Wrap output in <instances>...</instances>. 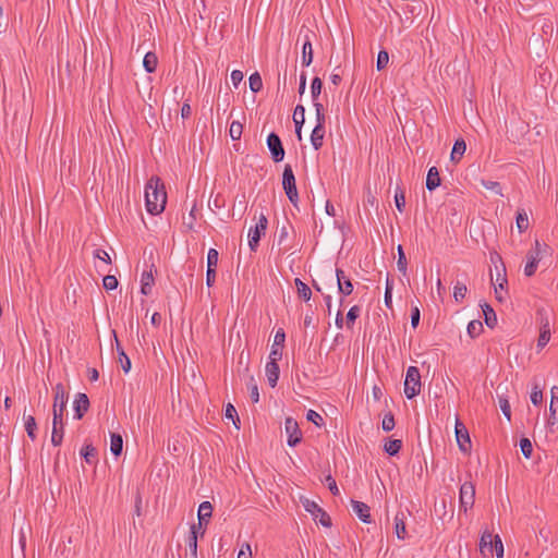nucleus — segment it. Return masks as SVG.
<instances>
[{
    "mask_svg": "<svg viewBox=\"0 0 558 558\" xmlns=\"http://www.w3.org/2000/svg\"><path fill=\"white\" fill-rule=\"evenodd\" d=\"M397 250H398V260H397L398 270L400 272H402L403 275H405L407 269H408V262H407L405 254H404L401 245H398Z\"/></svg>",
    "mask_w": 558,
    "mask_h": 558,
    "instance_id": "obj_38",
    "label": "nucleus"
},
{
    "mask_svg": "<svg viewBox=\"0 0 558 558\" xmlns=\"http://www.w3.org/2000/svg\"><path fill=\"white\" fill-rule=\"evenodd\" d=\"M389 62V54L386 50H380L377 54L376 68L378 71L384 70Z\"/></svg>",
    "mask_w": 558,
    "mask_h": 558,
    "instance_id": "obj_47",
    "label": "nucleus"
},
{
    "mask_svg": "<svg viewBox=\"0 0 558 558\" xmlns=\"http://www.w3.org/2000/svg\"><path fill=\"white\" fill-rule=\"evenodd\" d=\"M549 417H548V424L555 425L558 423V396L554 397L550 405H549Z\"/></svg>",
    "mask_w": 558,
    "mask_h": 558,
    "instance_id": "obj_35",
    "label": "nucleus"
},
{
    "mask_svg": "<svg viewBox=\"0 0 558 558\" xmlns=\"http://www.w3.org/2000/svg\"><path fill=\"white\" fill-rule=\"evenodd\" d=\"M284 430L288 435V445L295 447L302 440V433L298 422L293 417H287L284 421Z\"/></svg>",
    "mask_w": 558,
    "mask_h": 558,
    "instance_id": "obj_10",
    "label": "nucleus"
},
{
    "mask_svg": "<svg viewBox=\"0 0 558 558\" xmlns=\"http://www.w3.org/2000/svg\"><path fill=\"white\" fill-rule=\"evenodd\" d=\"M265 371L269 386L272 388L276 387L280 373L278 361L269 360V362L266 364Z\"/></svg>",
    "mask_w": 558,
    "mask_h": 558,
    "instance_id": "obj_18",
    "label": "nucleus"
},
{
    "mask_svg": "<svg viewBox=\"0 0 558 558\" xmlns=\"http://www.w3.org/2000/svg\"><path fill=\"white\" fill-rule=\"evenodd\" d=\"M146 209L151 215H159L163 211L167 203L165 185L159 177H151L145 186Z\"/></svg>",
    "mask_w": 558,
    "mask_h": 558,
    "instance_id": "obj_2",
    "label": "nucleus"
},
{
    "mask_svg": "<svg viewBox=\"0 0 558 558\" xmlns=\"http://www.w3.org/2000/svg\"><path fill=\"white\" fill-rule=\"evenodd\" d=\"M302 52H303L302 63H303V65L308 66L313 61V48H312V41H311V38L308 37V35H305V40L303 43Z\"/></svg>",
    "mask_w": 558,
    "mask_h": 558,
    "instance_id": "obj_24",
    "label": "nucleus"
},
{
    "mask_svg": "<svg viewBox=\"0 0 558 558\" xmlns=\"http://www.w3.org/2000/svg\"><path fill=\"white\" fill-rule=\"evenodd\" d=\"M306 418H307V421L314 423L316 426H320L323 423L322 415L314 410L307 411Z\"/></svg>",
    "mask_w": 558,
    "mask_h": 558,
    "instance_id": "obj_54",
    "label": "nucleus"
},
{
    "mask_svg": "<svg viewBox=\"0 0 558 558\" xmlns=\"http://www.w3.org/2000/svg\"><path fill=\"white\" fill-rule=\"evenodd\" d=\"M456 438L461 451L468 452L471 448L470 435L466 427L458 417L456 418Z\"/></svg>",
    "mask_w": 558,
    "mask_h": 558,
    "instance_id": "obj_12",
    "label": "nucleus"
},
{
    "mask_svg": "<svg viewBox=\"0 0 558 558\" xmlns=\"http://www.w3.org/2000/svg\"><path fill=\"white\" fill-rule=\"evenodd\" d=\"M243 76V72L240 70H234L231 72V81L234 87H238V85L242 82Z\"/></svg>",
    "mask_w": 558,
    "mask_h": 558,
    "instance_id": "obj_62",
    "label": "nucleus"
},
{
    "mask_svg": "<svg viewBox=\"0 0 558 558\" xmlns=\"http://www.w3.org/2000/svg\"><path fill=\"white\" fill-rule=\"evenodd\" d=\"M123 449V439L122 436L119 434H111V441H110V450L111 452L118 457L121 454Z\"/></svg>",
    "mask_w": 558,
    "mask_h": 558,
    "instance_id": "obj_32",
    "label": "nucleus"
},
{
    "mask_svg": "<svg viewBox=\"0 0 558 558\" xmlns=\"http://www.w3.org/2000/svg\"><path fill=\"white\" fill-rule=\"evenodd\" d=\"M102 283L106 290H114L118 287V280L116 276L112 275L105 276Z\"/></svg>",
    "mask_w": 558,
    "mask_h": 558,
    "instance_id": "obj_53",
    "label": "nucleus"
},
{
    "mask_svg": "<svg viewBox=\"0 0 558 558\" xmlns=\"http://www.w3.org/2000/svg\"><path fill=\"white\" fill-rule=\"evenodd\" d=\"M439 185H440V177H439L438 169L436 167H432V168H429L427 177H426V189L428 191H434Z\"/></svg>",
    "mask_w": 558,
    "mask_h": 558,
    "instance_id": "obj_23",
    "label": "nucleus"
},
{
    "mask_svg": "<svg viewBox=\"0 0 558 558\" xmlns=\"http://www.w3.org/2000/svg\"><path fill=\"white\" fill-rule=\"evenodd\" d=\"M219 253L215 248H209L207 253V268L216 269L218 264Z\"/></svg>",
    "mask_w": 558,
    "mask_h": 558,
    "instance_id": "obj_49",
    "label": "nucleus"
},
{
    "mask_svg": "<svg viewBox=\"0 0 558 558\" xmlns=\"http://www.w3.org/2000/svg\"><path fill=\"white\" fill-rule=\"evenodd\" d=\"M54 399L52 407V432L51 442L53 446H60L63 439V413L66 408L68 393L64 386L59 383L54 386Z\"/></svg>",
    "mask_w": 558,
    "mask_h": 558,
    "instance_id": "obj_1",
    "label": "nucleus"
},
{
    "mask_svg": "<svg viewBox=\"0 0 558 558\" xmlns=\"http://www.w3.org/2000/svg\"><path fill=\"white\" fill-rule=\"evenodd\" d=\"M248 83H250V88L253 93H257L263 88V81H262L259 73H257V72L253 73L250 76Z\"/></svg>",
    "mask_w": 558,
    "mask_h": 558,
    "instance_id": "obj_39",
    "label": "nucleus"
},
{
    "mask_svg": "<svg viewBox=\"0 0 558 558\" xmlns=\"http://www.w3.org/2000/svg\"><path fill=\"white\" fill-rule=\"evenodd\" d=\"M23 421H24V427L27 433V436L32 439H36V429H37V423L35 417L32 414H26V410H24L23 413Z\"/></svg>",
    "mask_w": 558,
    "mask_h": 558,
    "instance_id": "obj_21",
    "label": "nucleus"
},
{
    "mask_svg": "<svg viewBox=\"0 0 558 558\" xmlns=\"http://www.w3.org/2000/svg\"><path fill=\"white\" fill-rule=\"evenodd\" d=\"M293 121L295 124V134L299 140L302 138L301 130L305 121V109L302 105H298L294 109Z\"/></svg>",
    "mask_w": 558,
    "mask_h": 558,
    "instance_id": "obj_20",
    "label": "nucleus"
},
{
    "mask_svg": "<svg viewBox=\"0 0 558 558\" xmlns=\"http://www.w3.org/2000/svg\"><path fill=\"white\" fill-rule=\"evenodd\" d=\"M517 228H518L519 232H523L529 228V218L524 211L518 213Z\"/></svg>",
    "mask_w": 558,
    "mask_h": 558,
    "instance_id": "obj_48",
    "label": "nucleus"
},
{
    "mask_svg": "<svg viewBox=\"0 0 558 558\" xmlns=\"http://www.w3.org/2000/svg\"><path fill=\"white\" fill-rule=\"evenodd\" d=\"M158 64V58L154 52H147L143 59V65L148 73L156 71Z\"/></svg>",
    "mask_w": 558,
    "mask_h": 558,
    "instance_id": "obj_31",
    "label": "nucleus"
},
{
    "mask_svg": "<svg viewBox=\"0 0 558 558\" xmlns=\"http://www.w3.org/2000/svg\"><path fill=\"white\" fill-rule=\"evenodd\" d=\"M301 502L304 509L312 514L314 520H318L325 527L331 526V518L316 501L302 497Z\"/></svg>",
    "mask_w": 558,
    "mask_h": 558,
    "instance_id": "obj_7",
    "label": "nucleus"
},
{
    "mask_svg": "<svg viewBox=\"0 0 558 558\" xmlns=\"http://www.w3.org/2000/svg\"><path fill=\"white\" fill-rule=\"evenodd\" d=\"M468 335L471 337V338H476L478 337L482 331H483V324L480 322V320H471L468 325Z\"/></svg>",
    "mask_w": 558,
    "mask_h": 558,
    "instance_id": "obj_36",
    "label": "nucleus"
},
{
    "mask_svg": "<svg viewBox=\"0 0 558 558\" xmlns=\"http://www.w3.org/2000/svg\"><path fill=\"white\" fill-rule=\"evenodd\" d=\"M267 218L264 215H260L258 222L254 228L248 230V245L252 251H256L258 246V242L260 240L262 234L265 233L267 229Z\"/></svg>",
    "mask_w": 558,
    "mask_h": 558,
    "instance_id": "obj_9",
    "label": "nucleus"
},
{
    "mask_svg": "<svg viewBox=\"0 0 558 558\" xmlns=\"http://www.w3.org/2000/svg\"><path fill=\"white\" fill-rule=\"evenodd\" d=\"M316 111V125L311 134V143L313 147L318 150L323 146V141L325 136V108L320 102L314 104Z\"/></svg>",
    "mask_w": 558,
    "mask_h": 558,
    "instance_id": "obj_3",
    "label": "nucleus"
},
{
    "mask_svg": "<svg viewBox=\"0 0 558 558\" xmlns=\"http://www.w3.org/2000/svg\"><path fill=\"white\" fill-rule=\"evenodd\" d=\"M216 280V269L207 268L206 272V283L208 287H211Z\"/></svg>",
    "mask_w": 558,
    "mask_h": 558,
    "instance_id": "obj_64",
    "label": "nucleus"
},
{
    "mask_svg": "<svg viewBox=\"0 0 558 558\" xmlns=\"http://www.w3.org/2000/svg\"><path fill=\"white\" fill-rule=\"evenodd\" d=\"M81 456L85 459L87 463L92 464L96 462L97 450L93 445L88 444L82 448Z\"/></svg>",
    "mask_w": 558,
    "mask_h": 558,
    "instance_id": "obj_33",
    "label": "nucleus"
},
{
    "mask_svg": "<svg viewBox=\"0 0 558 558\" xmlns=\"http://www.w3.org/2000/svg\"><path fill=\"white\" fill-rule=\"evenodd\" d=\"M495 543V535L492 532L485 530L482 533L480 539V551L484 558H489L493 556V548Z\"/></svg>",
    "mask_w": 558,
    "mask_h": 558,
    "instance_id": "obj_14",
    "label": "nucleus"
},
{
    "mask_svg": "<svg viewBox=\"0 0 558 558\" xmlns=\"http://www.w3.org/2000/svg\"><path fill=\"white\" fill-rule=\"evenodd\" d=\"M405 513L403 511L397 512L395 517V533L399 539H405L408 532L405 529Z\"/></svg>",
    "mask_w": 558,
    "mask_h": 558,
    "instance_id": "obj_19",
    "label": "nucleus"
},
{
    "mask_svg": "<svg viewBox=\"0 0 558 558\" xmlns=\"http://www.w3.org/2000/svg\"><path fill=\"white\" fill-rule=\"evenodd\" d=\"M326 483H327L328 488L332 495L336 496L339 494V488L337 486V483L331 475L326 476Z\"/></svg>",
    "mask_w": 558,
    "mask_h": 558,
    "instance_id": "obj_60",
    "label": "nucleus"
},
{
    "mask_svg": "<svg viewBox=\"0 0 558 558\" xmlns=\"http://www.w3.org/2000/svg\"><path fill=\"white\" fill-rule=\"evenodd\" d=\"M395 417L391 413H388L384 416L381 422V427L385 432H390L395 427Z\"/></svg>",
    "mask_w": 558,
    "mask_h": 558,
    "instance_id": "obj_52",
    "label": "nucleus"
},
{
    "mask_svg": "<svg viewBox=\"0 0 558 558\" xmlns=\"http://www.w3.org/2000/svg\"><path fill=\"white\" fill-rule=\"evenodd\" d=\"M499 407L508 421H511V408L507 398L499 397Z\"/></svg>",
    "mask_w": 558,
    "mask_h": 558,
    "instance_id": "obj_51",
    "label": "nucleus"
},
{
    "mask_svg": "<svg viewBox=\"0 0 558 558\" xmlns=\"http://www.w3.org/2000/svg\"><path fill=\"white\" fill-rule=\"evenodd\" d=\"M360 307L357 305L352 306L347 313V327L352 328L355 319L360 316Z\"/></svg>",
    "mask_w": 558,
    "mask_h": 558,
    "instance_id": "obj_45",
    "label": "nucleus"
},
{
    "mask_svg": "<svg viewBox=\"0 0 558 558\" xmlns=\"http://www.w3.org/2000/svg\"><path fill=\"white\" fill-rule=\"evenodd\" d=\"M421 391V374L416 366H410L407 369L404 380V393L408 399H412Z\"/></svg>",
    "mask_w": 558,
    "mask_h": 558,
    "instance_id": "obj_5",
    "label": "nucleus"
},
{
    "mask_svg": "<svg viewBox=\"0 0 558 558\" xmlns=\"http://www.w3.org/2000/svg\"><path fill=\"white\" fill-rule=\"evenodd\" d=\"M252 557V549L251 545L248 543H245L242 545L238 558H251Z\"/></svg>",
    "mask_w": 558,
    "mask_h": 558,
    "instance_id": "obj_61",
    "label": "nucleus"
},
{
    "mask_svg": "<svg viewBox=\"0 0 558 558\" xmlns=\"http://www.w3.org/2000/svg\"><path fill=\"white\" fill-rule=\"evenodd\" d=\"M495 550L497 558H504V544L499 535H495L493 551Z\"/></svg>",
    "mask_w": 558,
    "mask_h": 558,
    "instance_id": "obj_56",
    "label": "nucleus"
},
{
    "mask_svg": "<svg viewBox=\"0 0 558 558\" xmlns=\"http://www.w3.org/2000/svg\"><path fill=\"white\" fill-rule=\"evenodd\" d=\"M402 447V441L399 439L389 440L385 444V451L390 454L395 456L397 454Z\"/></svg>",
    "mask_w": 558,
    "mask_h": 558,
    "instance_id": "obj_41",
    "label": "nucleus"
},
{
    "mask_svg": "<svg viewBox=\"0 0 558 558\" xmlns=\"http://www.w3.org/2000/svg\"><path fill=\"white\" fill-rule=\"evenodd\" d=\"M520 448H521L523 456L526 459L531 458L532 451H533V446L529 438H521Z\"/></svg>",
    "mask_w": 558,
    "mask_h": 558,
    "instance_id": "obj_50",
    "label": "nucleus"
},
{
    "mask_svg": "<svg viewBox=\"0 0 558 558\" xmlns=\"http://www.w3.org/2000/svg\"><path fill=\"white\" fill-rule=\"evenodd\" d=\"M395 203L396 207L400 213H403L405 207V195L404 191L401 187H397L396 194H395Z\"/></svg>",
    "mask_w": 558,
    "mask_h": 558,
    "instance_id": "obj_43",
    "label": "nucleus"
},
{
    "mask_svg": "<svg viewBox=\"0 0 558 558\" xmlns=\"http://www.w3.org/2000/svg\"><path fill=\"white\" fill-rule=\"evenodd\" d=\"M294 283L296 287L299 298L304 300L305 302H308L312 296V291H311L310 287L305 282H303L300 278H295Z\"/></svg>",
    "mask_w": 558,
    "mask_h": 558,
    "instance_id": "obj_26",
    "label": "nucleus"
},
{
    "mask_svg": "<svg viewBox=\"0 0 558 558\" xmlns=\"http://www.w3.org/2000/svg\"><path fill=\"white\" fill-rule=\"evenodd\" d=\"M286 340V333L283 329H278L275 337H274V343L271 345V351L269 354V360L272 361H280L282 357V347L284 344Z\"/></svg>",
    "mask_w": 558,
    "mask_h": 558,
    "instance_id": "obj_13",
    "label": "nucleus"
},
{
    "mask_svg": "<svg viewBox=\"0 0 558 558\" xmlns=\"http://www.w3.org/2000/svg\"><path fill=\"white\" fill-rule=\"evenodd\" d=\"M502 271L504 274H500V272H497V276H496V286L500 289V290H504L505 286L507 284V277H506V268L505 266L502 265Z\"/></svg>",
    "mask_w": 558,
    "mask_h": 558,
    "instance_id": "obj_58",
    "label": "nucleus"
},
{
    "mask_svg": "<svg viewBox=\"0 0 558 558\" xmlns=\"http://www.w3.org/2000/svg\"><path fill=\"white\" fill-rule=\"evenodd\" d=\"M468 288L464 283L457 282L453 289V298L457 302H461L466 294Z\"/></svg>",
    "mask_w": 558,
    "mask_h": 558,
    "instance_id": "obj_44",
    "label": "nucleus"
},
{
    "mask_svg": "<svg viewBox=\"0 0 558 558\" xmlns=\"http://www.w3.org/2000/svg\"><path fill=\"white\" fill-rule=\"evenodd\" d=\"M482 310H483V314H484L485 324L489 328H494L497 324V316H496L495 311L488 304H484L482 306Z\"/></svg>",
    "mask_w": 558,
    "mask_h": 558,
    "instance_id": "obj_28",
    "label": "nucleus"
},
{
    "mask_svg": "<svg viewBox=\"0 0 558 558\" xmlns=\"http://www.w3.org/2000/svg\"><path fill=\"white\" fill-rule=\"evenodd\" d=\"M243 125L239 121H233L229 129L230 137L233 141H239L242 136Z\"/></svg>",
    "mask_w": 558,
    "mask_h": 558,
    "instance_id": "obj_42",
    "label": "nucleus"
},
{
    "mask_svg": "<svg viewBox=\"0 0 558 558\" xmlns=\"http://www.w3.org/2000/svg\"><path fill=\"white\" fill-rule=\"evenodd\" d=\"M213 513V506L209 501H203L198 507V529H202V523L207 524Z\"/></svg>",
    "mask_w": 558,
    "mask_h": 558,
    "instance_id": "obj_22",
    "label": "nucleus"
},
{
    "mask_svg": "<svg viewBox=\"0 0 558 558\" xmlns=\"http://www.w3.org/2000/svg\"><path fill=\"white\" fill-rule=\"evenodd\" d=\"M141 283H142L141 292L145 295H148L150 293L151 287L154 284V277H153L151 271L143 272Z\"/></svg>",
    "mask_w": 558,
    "mask_h": 558,
    "instance_id": "obj_29",
    "label": "nucleus"
},
{
    "mask_svg": "<svg viewBox=\"0 0 558 558\" xmlns=\"http://www.w3.org/2000/svg\"><path fill=\"white\" fill-rule=\"evenodd\" d=\"M267 146L275 162H280L284 158V149L280 137L276 133H270L267 137Z\"/></svg>",
    "mask_w": 558,
    "mask_h": 558,
    "instance_id": "obj_11",
    "label": "nucleus"
},
{
    "mask_svg": "<svg viewBox=\"0 0 558 558\" xmlns=\"http://www.w3.org/2000/svg\"><path fill=\"white\" fill-rule=\"evenodd\" d=\"M323 88V82L319 77H314L311 85L312 98L314 104L317 102L316 99L319 96Z\"/></svg>",
    "mask_w": 558,
    "mask_h": 558,
    "instance_id": "obj_46",
    "label": "nucleus"
},
{
    "mask_svg": "<svg viewBox=\"0 0 558 558\" xmlns=\"http://www.w3.org/2000/svg\"><path fill=\"white\" fill-rule=\"evenodd\" d=\"M187 547L190 549L191 558H197V536L195 524H193L191 527V532L187 538Z\"/></svg>",
    "mask_w": 558,
    "mask_h": 558,
    "instance_id": "obj_30",
    "label": "nucleus"
},
{
    "mask_svg": "<svg viewBox=\"0 0 558 558\" xmlns=\"http://www.w3.org/2000/svg\"><path fill=\"white\" fill-rule=\"evenodd\" d=\"M465 149H466L465 142L462 138L457 140L452 147L451 161L458 162L461 159V157L463 156V154L465 153Z\"/></svg>",
    "mask_w": 558,
    "mask_h": 558,
    "instance_id": "obj_27",
    "label": "nucleus"
},
{
    "mask_svg": "<svg viewBox=\"0 0 558 558\" xmlns=\"http://www.w3.org/2000/svg\"><path fill=\"white\" fill-rule=\"evenodd\" d=\"M543 400V392L541 389H538L537 386H535L531 392V401L533 404L537 405Z\"/></svg>",
    "mask_w": 558,
    "mask_h": 558,
    "instance_id": "obj_57",
    "label": "nucleus"
},
{
    "mask_svg": "<svg viewBox=\"0 0 558 558\" xmlns=\"http://www.w3.org/2000/svg\"><path fill=\"white\" fill-rule=\"evenodd\" d=\"M247 388L250 390V397L252 402L257 403L259 401L258 386L254 376H250Z\"/></svg>",
    "mask_w": 558,
    "mask_h": 558,
    "instance_id": "obj_37",
    "label": "nucleus"
},
{
    "mask_svg": "<svg viewBox=\"0 0 558 558\" xmlns=\"http://www.w3.org/2000/svg\"><path fill=\"white\" fill-rule=\"evenodd\" d=\"M282 187L289 201L296 207L299 193L295 184V177L290 165H286L282 173Z\"/></svg>",
    "mask_w": 558,
    "mask_h": 558,
    "instance_id": "obj_6",
    "label": "nucleus"
},
{
    "mask_svg": "<svg viewBox=\"0 0 558 558\" xmlns=\"http://www.w3.org/2000/svg\"><path fill=\"white\" fill-rule=\"evenodd\" d=\"M547 248L548 246L546 244H542L538 240H535L534 247L526 254V264L524 267V275L526 277H532L535 274L537 265Z\"/></svg>",
    "mask_w": 558,
    "mask_h": 558,
    "instance_id": "obj_4",
    "label": "nucleus"
},
{
    "mask_svg": "<svg viewBox=\"0 0 558 558\" xmlns=\"http://www.w3.org/2000/svg\"><path fill=\"white\" fill-rule=\"evenodd\" d=\"M460 509L466 512L475 501V487L471 482H464L459 494Z\"/></svg>",
    "mask_w": 558,
    "mask_h": 558,
    "instance_id": "obj_8",
    "label": "nucleus"
},
{
    "mask_svg": "<svg viewBox=\"0 0 558 558\" xmlns=\"http://www.w3.org/2000/svg\"><path fill=\"white\" fill-rule=\"evenodd\" d=\"M351 504L353 512L357 515V518L364 523H371L369 507L366 504L357 500H352Z\"/></svg>",
    "mask_w": 558,
    "mask_h": 558,
    "instance_id": "obj_17",
    "label": "nucleus"
},
{
    "mask_svg": "<svg viewBox=\"0 0 558 558\" xmlns=\"http://www.w3.org/2000/svg\"><path fill=\"white\" fill-rule=\"evenodd\" d=\"M89 400L86 393L80 392L75 396L74 400V411L75 417L81 420L84 414L88 411Z\"/></svg>",
    "mask_w": 558,
    "mask_h": 558,
    "instance_id": "obj_16",
    "label": "nucleus"
},
{
    "mask_svg": "<svg viewBox=\"0 0 558 558\" xmlns=\"http://www.w3.org/2000/svg\"><path fill=\"white\" fill-rule=\"evenodd\" d=\"M391 292H392V281L389 279L387 275L386 278V291H385V304L390 307L391 306Z\"/></svg>",
    "mask_w": 558,
    "mask_h": 558,
    "instance_id": "obj_55",
    "label": "nucleus"
},
{
    "mask_svg": "<svg viewBox=\"0 0 558 558\" xmlns=\"http://www.w3.org/2000/svg\"><path fill=\"white\" fill-rule=\"evenodd\" d=\"M550 340V325L545 320L541 327V332L537 339V348L543 349Z\"/></svg>",
    "mask_w": 558,
    "mask_h": 558,
    "instance_id": "obj_25",
    "label": "nucleus"
},
{
    "mask_svg": "<svg viewBox=\"0 0 558 558\" xmlns=\"http://www.w3.org/2000/svg\"><path fill=\"white\" fill-rule=\"evenodd\" d=\"M336 277L339 292L345 296L350 295L353 292V283L350 278H348L345 272L340 268L336 269Z\"/></svg>",
    "mask_w": 558,
    "mask_h": 558,
    "instance_id": "obj_15",
    "label": "nucleus"
},
{
    "mask_svg": "<svg viewBox=\"0 0 558 558\" xmlns=\"http://www.w3.org/2000/svg\"><path fill=\"white\" fill-rule=\"evenodd\" d=\"M420 308L417 306H414L411 311V325L413 328H416L420 324Z\"/></svg>",
    "mask_w": 558,
    "mask_h": 558,
    "instance_id": "obj_59",
    "label": "nucleus"
},
{
    "mask_svg": "<svg viewBox=\"0 0 558 558\" xmlns=\"http://www.w3.org/2000/svg\"><path fill=\"white\" fill-rule=\"evenodd\" d=\"M116 341H118L117 336L114 335ZM117 351L119 353V362L121 364L122 369L128 373L131 369V361L129 356L125 354L123 349L120 347L119 342H117Z\"/></svg>",
    "mask_w": 558,
    "mask_h": 558,
    "instance_id": "obj_34",
    "label": "nucleus"
},
{
    "mask_svg": "<svg viewBox=\"0 0 558 558\" xmlns=\"http://www.w3.org/2000/svg\"><path fill=\"white\" fill-rule=\"evenodd\" d=\"M225 415L227 418L232 420L236 429H240V418L238 416L235 408L231 403L227 404Z\"/></svg>",
    "mask_w": 558,
    "mask_h": 558,
    "instance_id": "obj_40",
    "label": "nucleus"
},
{
    "mask_svg": "<svg viewBox=\"0 0 558 558\" xmlns=\"http://www.w3.org/2000/svg\"><path fill=\"white\" fill-rule=\"evenodd\" d=\"M94 256L96 258H99V259L104 260L106 264H110L111 263V258H110L109 254L105 250H96Z\"/></svg>",
    "mask_w": 558,
    "mask_h": 558,
    "instance_id": "obj_63",
    "label": "nucleus"
}]
</instances>
